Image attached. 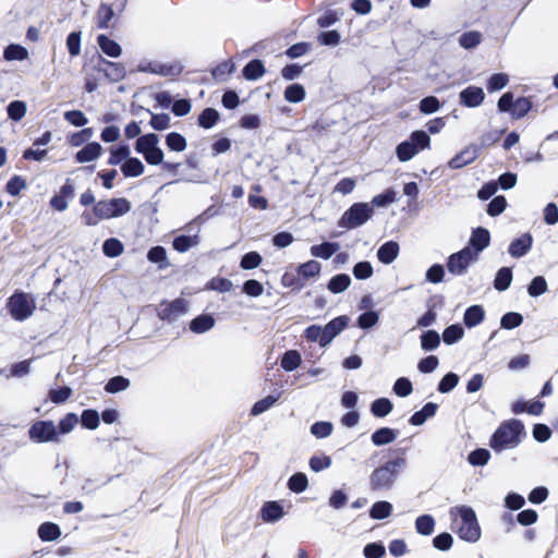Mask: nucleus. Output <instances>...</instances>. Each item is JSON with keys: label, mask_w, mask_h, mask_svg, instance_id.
<instances>
[{"label": "nucleus", "mask_w": 558, "mask_h": 558, "mask_svg": "<svg viewBox=\"0 0 558 558\" xmlns=\"http://www.w3.org/2000/svg\"><path fill=\"white\" fill-rule=\"evenodd\" d=\"M437 409L438 405L436 403L427 402L420 411H416L411 415L409 423L413 426H421L436 414Z\"/></svg>", "instance_id": "20"}, {"label": "nucleus", "mask_w": 558, "mask_h": 558, "mask_svg": "<svg viewBox=\"0 0 558 558\" xmlns=\"http://www.w3.org/2000/svg\"><path fill=\"white\" fill-rule=\"evenodd\" d=\"M131 210V203L124 198H111L95 203L93 211L97 219L107 220L121 217Z\"/></svg>", "instance_id": "6"}, {"label": "nucleus", "mask_w": 558, "mask_h": 558, "mask_svg": "<svg viewBox=\"0 0 558 558\" xmlns=\"http://www.w3.org/2000/svg\"><path fill=\"white\" fill-rule=\"evenodd\" d=\"M350 284L351 278L349 275L338 274L329 280L327 288L331 293L338 294L345 291Z\"/></svg>", "instance_id": "33"}, {"label": "nucleus", "mask_w": 558, "mask_h": 558, "mask_svg": "<svg viewBox=\"0 0 558 558\" xmlns=\"http://www.w3.org/2000/svg\"><path fill=\"white\" fill-rule=\"evenodd\" d=\"M430 137L427 132L418 130L413 131L409 140L401 142L396 147L397 158L401 162L411 160L418 151L429 148Z\"/></svg>", "instance_id": "4"}, {"label": "nucleus", "mask_w": 558, "mask_h": 558, "mask_svg": "<svg viewBox=\"0 0 558 558\" xmlns=\"http://www.w3.org/2000/svg\"><path fill=\"white\" fill-rule=\"evenodd\" d=\"M215 326V319L209 314H202L193 318L190 323V329L194 333H204Z\"/></svg>", "instance_id": "23"}, {"label": "nucleus", "mask_w": 558, "mask_h": 558, "mask_svg": "<svg viewBox=\"0 0 558 558\" xmlns=\"http://www.w3.org/2000/svg\"><path fill=\"white\" fill-rule=\"evenodd\" d=\"M450 515H459L461 525L458 529V535L461 539L475 543L481 537V527L477 522L476 513L470 506H458L450 509Z\"/></svg>", "instance_id": "3"}, {"label": "nucleus", "mask_w": 558, "mask_h": 558, "mask_svg": "<svg viewBox=\"0 0 558 558\" xmlns=\"http://www.w3.org/2000/svg\"><path fill=\"white\" fill-rule=\"evenodd\" d=\"M220 114L214 108L204 109L198 116V125L204 129L213 128L219 121Z\"/></svg>", "instance_id": "41"}, {"label": "nucleus", "mask_w": 558, "mask_h": 558, "mask_svg": "<svg viewBox=\"0 0 558 558\" xmlns=\"http://www.w3.org/2000/svg\"><path fill=\"white\" fill-rule=\"evenodd\" d=\"M263 262V258L257 252H248L241 258L240 266L242 269H254L257 268Z\"/></svg>", "instance_id": "62"}, {"label": "nucleus", "mask_w": 558, "mask_h": 558, "mask_svg": "<svg viewBox=\"0 0 558 558\" xmlns=\"http://www.w3.org/2000/svg\"><path fill=\"white\" fill-rule=\"evenodd\" d=\"M98 68L112 82H118L125 75V69L121 63L111 62L104 58H100Z\"/></svg>", "instance_id": "14"}, {"label": "nucleus", "mask_w": 558, "mask_h": 558, "mask_svg": "<svg viewBox=\"0 0 558 558\" xmlns=\"http://www.w3.org/2000/svg\"><path fill=\"white\" fill-rule=\"evenodd\" d=\"M339 248L340 245L337 242H323L322 244L311 246L310 251L314 257L329 259Z\"/></svg>", "instance_id": "24"}, {"label": "nucleus", "mask_w": 558, "mask_h": 558, "mask_svg": "<svg viewBox=\"0 0 558 558\" xmlns=\"http://www.w3.org/2000/svg\"><path fill=\"white\" fill-rule=\"evenodd\" d=\"M490 452L487 449L478 448L469 453L468 461L474 466H483L487 464Z\"/></svg>", "instance_id": "50"}, {"label": "nucleus", "mask_w": 558, "mask_h": 558, "mask_svg": "<svg viewBox=\"0 0 558 558\" xmlns=\"http://www.w3.org/2000/svg\"><path fill=\"white\" fill-rule=\"evenodd\" d=\"M399 244L396 241L385 242L377 251V258L385 265L391 264L399 255Z\"/></svg>", "instance_id": "18"}, {"label": "nucleus", "mask_w": 558, "mask_h": 558, "mask_svg": "<svg viewBox=\"0 0 558 558\" xmlns=\"http://www.w3.org/2000/svg\"><path fill=\"white\" fill-rule=\"evenodd\" d=\"M82 426L87 429H96L99 425V414L96 410L87 409L81 415Z\"/></svg>", "instance_id": "54"}, {"label": "nucleus", "mask_w": 558, "mask_h": 558, "mask_svg": "<svg viewBox=\"0 0 558 558\" xmlns=\"http://www.w3.org/2000/svg\"><path fill=\"white\" fill-rule=\"evenodd\" d=\"M485 317V311L481 305L469 306L463 315V323L468 328H473L480 325Z\"/></svg>", "instance_id": "22"}, {"label": "nucleus", "mask_w": 558, "mask_h": 558, "mask_svg": "<svg viewBox=\"0 0 558 558\" xmlns=\"http://www.w3.org/2000/svg\"><path fill=\"white\" fill-rule=\"evenodd\" d=\"M374 214V207L368 203H354L338 221L340 228L355 229L368 221Z\"/></svg>", "instance_id": "5"}, {"label": "nucleus", "mask_w": 558, "mask_h": 558, "mask_svg": "<svg viewBox=\"0 0 558 558\" xmlns=\"http://www.w3.org/2000/svg\"><path fill=\"white\" fill-rule=\"evenodd\" d=\"M477 260V253L465 246L461 251L451 254L447 260L448 271L453 276H463L468 268Z\"/></svg>", "instance_id": "8"}, {"label": "nucleus", "mask_w": 558, "mask_h": 558, "mask_svg": "<svg viewBox=\"0 0 558 558\" xmlns=\"http://www.w3.org/2000/svg\"><path fill=\"white\" fill-rule=\"evenodd\" d=\"M348 323H349V317L345 315L338 316V317L331 319L324 327V331H325L324 341L328 342V344H329L332 341V339L348 326Z\"/></svg>", "instance_id": "17"}, {"label": "nucleus", "mask_w": 558, "mask_h": 558, "mask_svg": "<svg viewBox=\"0 0 558 558\" xmlns=\"http://www.w3.org/2000/svg\"><path fill=\"white\" fill-rule=\"evenodd\" d=\"M407 466L404 457H397L376 468L369 475V488L374 492L389 490L393 487L399 472Z\"/></svg>", "instance_id": "1"}, {"label": "nucleus", "mask_w": 558, "mask_h": 558, "mask_svg": "<svg viewBox=\"0 0 558 558\" xmlns=\"http://www.w3.org/2000/svg\"><path fill=\"white\" fill-rule=\"evenodd\" d=\"M532 108V102L529 98L520 97L513 102L511 114L515 119L523 118Z\"/></svg>", "instance_id": "49"}, {"label": "nucleus", "mask_w": 558, "mask_h": 558, "mask_svg": "<svg viewBox=\"0 0 558 558\" xmlns=\"http://www.w3.org/2000/svg\"><path fill=\"white\" fill-rule=\"evenodd\" d=\"M482 39H483V35L481 32L470 31V32L463 33L459 37V45L466 50H471V49L476 48L482 43Z\"/></svg>", "instance_id": "34"}, {"label": "nucleus", "mask_w": 558, "mask_h": 558, "mask_svg": "<svg viewBox=\"0 0 558 558\" xmlns=\"http://www.w3.org/2000/svg\"><path fill=\"white\" fill-rule=\"evenodd\" d=\"M393 410V403L388 398H378L371 403V413L375 417H385Z\"/></svg>", "instance_id": "31"}, {"label": "nucleus", "mask_w": 558, "mask_h": 558, "mask_svg": "<svg viewBox=\"0 0 558 558\" xmlns=\"http://www.w3.org/2000/svg\"><path fill=\"white\" fill-rule=\"evenodd\" d=\"M440 344V336L436 330L429 329L421 336V348L426 351H434Z\"/></svg>", "instance_id": "35"}, {"label": "nucleus", "mask_w": 558, "mask_h": 558, "mask_svg": "<svg viewBox=\"0 0 558 558\" xmlns=\"http://www.w3.org/2000/svg\"><path fill=\"white\" fill-rule=\"evenodd\" d=\"M547 291V281L543 276H536L527 286V293L532 298H537Z\"/></svg>", "instance_id": "48"}, {"label": "nucleus", "mask_w": 558, "mask_h": 558, "mask_svg": "<svg viewBox=\"0 0 558 558\" xmlns=\"http://www.w3.org/2000/svg\"><path fill=\"white\" fill-rule=\"evenodd\" d=\"M459 383V376L456 373H447L438 383V391L441 393H448L457 387Z\"/></svg>", "instance_id": "53"}, {"label": "nucleus", "mask_w": 558, "mask_h": 558, "mask_svg": "<svg viewBox=\"0 0 558 558\" xmlns=\"http://www.w3.org/2000/svg\"><path fill=\"white\" fill-rule=\"evenodd\" d=\"M102 252L108 257H118L123 253V244L118 239L110 238L104 242Z\"/></svg>", "instance_id": "47"}, {"label": "nucleus", "mask_w": 558, "mask_h": 558, "mask_svg": "<svg viewBox=\"0 0 558 558\" xmlns=\"http://www.w3.org/2000/svg\"><path fill=\"white\" fill-rule=\"evenodd\" d=\"M166 145L170 150L181 153L186 149L187 142L182 134L170 132L166 136Z\"/></svg>", "instance_id": "37"}, {"label": "nucleus", "mask_w": 558, "mask_h": 558, "mask_svg": "<svg viewBox=\"0 0 558 558\" xmlns=\"http://www.w3.org/2000/svg\"><path fill=\"white\" fill-rule=\"evenodd\" d=\"M420 111L424 114H432L440 109V101L435 96H427L418 104Z\"/></svg>", "instance_id": "60"}, {"label": "nucleus", "mask_w": 558, "mask_h": 558, "mask_svg": "<svg viewBox=\"0 0 558 558\" xmlns=\"http://www.w3.org/2000/svg\"><path fill=\"white\" fill-rule=\"evenodd\" d=\"M512 282V270L509 267H501L494 279V288L497 291H506Z\"/></svg>", "instance_id": "32"}, {"label": "nucleus", "mask_w": 558, "mask_h": 558, "mask_svg": "<svg viewBox=\"0 0 558 558\" xmlns=\"http://www.w3.org/2000/svg\"><path fill=\"white\" fill-rule=\"evenodd\" d=\"M307 486H308L307 476L302 472H298V473L293 474L288 480V488L293 493H296V494L303 493L306 490Z\"/></svg>", "instance_id": "42"}, {"label": "nucleus", "mask_w": 558, "mask_h": 558, "mask_svg": "<svg viewBox=\"0 0 558 558\" xmlns=\"http://www.w3.org/2000/svg\"><path fill=\"white\" fill-rule=\"evenodd\" d=\"M145 167L143 162L135 157H129L122 165L121 171L126 178H136L143 174Z\"/></svg>", "instance_id": "26"}, {"label": "nucleus", "mask_w": 558, "mask_h": 558, "mask_svg": "<svg viewBox=\"0 0 558 558\" xmlns=\"http://www.w3.org/2000/svg\"><path fill=\"white\" fill-rule=\"evenodd\" d=\"M317 40L320 45L323 46H329V47H335L337 46L340 40H341V35L338 31H326V32H322L318 36H317Z\"/></svg>", "instance_id": "63"}, {"label": "nucleus", "mask_w": 558, "mask_h": 558, "mask_svg": "<svg viewBox=\"0 0 558 558\" xmlns=\"http://www.w3.org/2000/svg\"><path fill=\"white\" fill-rule=\"evenodd\" d=\"M523 323V316L517 312L506 313L500 319V327L504 329H513Z\"/></svg>", "instance_id": "58"}, {"label": "nucleus", "mask_w": 558, "mask_h": 558, "mask_svg": "<svg viewBox=\"0 0 558 558\" xmlns=\"http://www.w3.org/2000/svg\"><path fill=\"white\" fill-rule=\"evenodd\" d=\"M490 242V234L487 229L478 227L470 238V246L477 255L484 251Z\"/></svg>", "instance_id": "16"}, {"label": "nucleus", "mask_w": 558, "mask_h": 558, "mask_svg": "<svg viewBox=\"0 0 558 558\" xmlns=\"http://www.w3.org/2000/svg\"><path fill=\"white\" fill-rule=\"evenodd\" d=\"M8 116L13 121H20L26 113V105L24 101L14 100L7 107Z\"/></svg>", "instance_id": "57"}, {"label": "nucleus", "mask_w": 558, "mask_h": 558, "mask_svg": "<svg viewBox=\"0 0 558 558\" xmlns=\"http://www.w3.org/2000/svg\"><path fill=\"white\" fill-rule=\"evenodd\" d=\"M532 243V235L530 233H524L510 243L508 252L512 257L520 258L531 250Z\"/></svg>", "instance_id": "15"}, {"label": "nucleus", "mask_w": 558, "mask_h": 558, "mask_svg": "<svg viewBox=\"0 0 558 558\" xmlns=\"http://www.w3.org/2000/svg\"><path fill=\"white\" fill-rule=\"evenodd\" d=\"M8 308L15 320L22 322L34 313L36 305L28 294L16 292L9 299Z\"/></svg>", "instance_id": "7"}, {"label": "nucleus", "mask_w": 558, "mask_h": 558, "mask_svg": "<svg viewBox=\"0 0 558 558\" xmlns=\"http://www.w3.org/2000/svg\"><path fill=\"white\" fill-rule=\"evenodd\" d=\"M130 153L131 151L128 145H120L117 148H112L108 163L111 166L120 165L122 161H125L130 157Z\"/></svg>", "instance_id": "51"}, {"label": "nucleus", "mask_w": 558, "mask_h": 558, "mask_svg": "<svg viewBox=\"0 0 558 558\" xmlns=\"http://www.w3.org/2000/svg\"><path fill=\"white\" fill-rule=\"evenodd\" d=\"M102 151V147L97 142L86 144L81 150L75 154V159L80 163L96 160Z\"/></svg>", "instance_id": "19"}, {"label": "nucleus", "mask_w": 558, "mask_h": 558, "mask_svg": "<svg viewBox=\"0 0 558 558\" xmlns=\"http://www.w3.org/2000/svg\"><path fill=\"white\" fill-rule=\"evenodd\" d=\"M397 437L398 430L390 427H380L372 434L371 440L375 446L381 447L393 442Z\"/></svg>", "instance_id": "21"}, {"label": "nucleus", "mask_w": 558, "mask_h": 558, "mask_svg": "<svg viewBox=\"0 0 558 558\" xmlns=\"http://www.w3.org/2000/svg\"><path fill=\"white\" fill-rule=\"evenodd\" d=\"M305 89L301 84L294 83L287 86L284 90V99L289 102L298 104L304 100Z\"/></svg>", "instance_id": "43"}, {"label": "nucleus", "mask_w": 558, "mask_h": 558, "mask_svg": "<svg viewBox=\"0 0 558 558\" xmlns=\"http://www.w3.org/2000/svg\"><path fill=\"white\" fill-rule=\"evenodd\" d=\"M159 144V137L156 133H148L137 138L135 143V150L138 154L146 155L150 149L157 148Z\"/></svg>", "instance_id": "25"}, {"label": "nucleus", "mask_w": 558, "mask_h": 558, "mask_svg": "<svg viewBox=\"0 0 558 558\" xmlns=\"http://www.w3.org/2000/svg\"><path fill=\"white\" fill-rule=\"evenodd\" d=\"M151 116L150 126L156 131H163L170 126V116L168 113H154L147 110Z\"/></svg>", "instance_id": "56"}, {"label": "nucleus", "mask_w": 558, "mask_h": 558, "mask_svg": "<svg viewBox=\"0 0 558 558\" xmlns=\"http://www.w3.org/2000/svg\"><path fill=\"white\" fill-rule=\"evenodd\" d=\"M392 389L397 396L404 398L412 393L413 385L409 378L400 377L395 381Z\"/></svg>", "instance_id": "59"}, {"label": "nucleus", "mask_w": 558, "mask_h": 558, "mask_svg": "<svg viewBox=\"0 0 558 558\" xmlns=\"http://www.w3.org/2000/svg\"><path fill=\"white\" fill-rule=\"evenodd\" d=\"M28 436L35 442L59 441L58 429L52 421L35 422L28 429Z\"/></svg>", "instance_id": "9"}, {"label": "nucleus", "mask_w": 558, "mask_h": 558, "mask_svg": "<svg viewBox=\"0 0 558 558\" xmlns=\"http://www.w3.org/2000/svg\"><path fill=\"white\" fill-rule=\"evenodd\" d=\"M97 43L102 52L111 58H118L122 53L121 46L117 41L110 39L107 35H99L97 37Z\"/></svg>", "instance_id": "27"}, {"label": "nucleus", "mask_w": 558, "mask_h": 558, "mask_svg": "<svg viewBox=\"0 0 558 558\" xmlns=\"http://www.w3.org/2000/svg\"><path fill=\"white\" fill-rule=\"evenodd\" d=\"M283 515V507L278 501H266L260 508V518L264 522L274 523Z\"/></svg>", "instance_id": "13"}, {"label": "nucleus", "mask_w": 558, "mask_h": 558, "mask_svg": "<svg viewBox=\"0 0 558 558\" xmlns=\"http://www.w3.org/2000/svg\"><path fill=\"white\" fill-rule=\"evenodd\" d=\"M130 387V380L123 376H114L108 380L105 390L109 393H117Z\"/></svg>", "instance_id": "46"}, {"label": "nucleus", "mask_w": 558, "mask_h": 558, "mask_svg": "<svg viewBox=\"0 0 558 558\" xmlns=\"http://www.w3.org/2000/svg\"><path fill=\"white\" fill-rule=\"evenodd\" d=\"M524 425L519 420H509L500 424L493 434L489 445L496 452L515 448L521 442Z\"/></svg>", "instance_id": "2"}, {"label": "nucleus", "mask_w": 558, "mask_h": 558, "mask_svg": "<svg viewBox=\"0 0 558 558\" xmlns=\"http://www.w3.org/2000/svg\"><path fill=\"white\" fill-rule=\"evenodd\" d=\"M28 57V51L23 46L11 44L3 51V58L8 61L25 60Z\"/></svg>", "instance_id": "44"}, {"label": "nucleus", "mask_w": 558, "mask_h": 558, "mask_svg": "<svg viewBox=\"0 0 558 558\" xmlns=\"http://www.w3.org/2000/svg\"><path fill=\"white\" fill-rule=\"evenodd\" d=\"M460 104L468 108H475L483 104L485 99L484 90L477 86H469L459 94Z\"/></svg>", "instance_id": "12"}, {"label": "nucleus", "mask_w": 558, "mask_h": 558, "mask_svg": "<svg viewBox=\"0 0 558 558\" xmlns=\"http://www.w3.org/2000/svg\"><path fill=\"white\" fill-rule=\"evenodd\" d=\"M302 362L301 354L296 350L284 352L281 359V367L287 372H293Z\"/></svg>", "instance_id": "39"}, {"label": "nucleus", "mask_w": 558, "mask_h": 558, "mask_svg": "<svg viewBox=\"0 0 558 558\" xmlns=\"http://www.w3.org/2000/svg\"><path fill=\"white\" fill-rule=\"evenodd\" d=\"M147 258L151 263L159 264L160 268H165L168 266L167 252L162 246L151 247L147 253Z\"/></svg>", "instance_id": "55"}, {"label": "nucleus", "mask_w": 558, "mask_h": 558, "mask_svg": "<svg viewBox=\"0 0 558 558\" xmlns=\"http://www.w3.org/2000/svg\"><path fill=\"white\" fill-rule=\"evenodd\" d=\"M363 554L366 558H383L386 555V548L381 543H369L364 549Z\"/></svg>", "instance_id": "64"}, {"label": "nucleus", "mask_w": 558, "mask_h": 558, "mask_svg": "<svg viewBox=\"0 0 558 558\" xmlns=\"http://www.w3.org/2000/svg\"><path fill=\"white\" fill-rule=\"evenodd\" d=\"M435 520L429 514H422L415 520V530L418 534L428 536L434 532Z\"/></svg>", "instance_id": "38"}, {"label": "nucleus", "mask_w": 558, "mask_h": 558, "mask_svg": "<svg viewBox=\"0 0 558 558\" xmlns=\"http://www.w3.org/2000/svg\"><path fill=\"white\" fill-rule=\"evenodd\" d=\"M187 312V303L184 299H175L171 302H162L158 307V317L168 323H174Z\"/></svg>", "instance_id": "10"}, {"label": "nucleus", "mask_w": 558, "mask_h": 558, "mask_svg": "<svg viewBox=\"0 0 558 558\" xmlns=\"http://www.w3.org/2000/svg\"><path fill=\"white\" fill-rule=\"evenodd\" d=\"M265 73L264 63L259 59L250 61L242 70L243 76L248 81H256Z\"/></svg>", "instance_id": "30"}, {"label": "nucleus", "mask_w": 558, "mask_h": 558, "mask_svg": "<svg viewBox=\"0 0 558 558\" xmlns=\"http://www.w3.org/2000/svg\"><path fill=\"white\" fill-rule=\"evenodd\" d=\"M322 269L320 264L317 260H308L299 266L298 272L302 277L308 279L319 275Z\"/></svg>", "instance_id": "52"}, {"label": "nucleus", "mask_w": 558, "mask_h": 558, "mask_svg": "<svg viewBox=\"0 0 558 558\" xmlns=\"http://www.w3.org/2000/svg\"><path fill=\"white\" fill-rule=\"evenodd\" d=\"M199 242L198 234L185 235L181 234L173 239L172 246L179 253H185L190 248L196 246Z\"/></svg>", "instance_id": "28"}, {"label": "nucleus", "mask_w": 558, "mask_h": 558, "mask_svg": "<svg viewBox=\"0 0 558 558\" xmlns=\"http://www.w3.org/2000/svg\"><path fill=\"white\" fill-rule=\"evenodd\" d=\"M61 530L58 524L52 522L41 523L38 527V536L43 542H52L60 537Z\"/></svg>", "instance_id": "29"}, {"label": "nucleus", "mask_w": 558, "mask_h": 558, "mask_svg": "<svg viewBox=\"0 0 558 558\" xmlns=\"http://www.w3.org/2000/svg\"><path fill=\"white\" fill-rule=\"evenodd\" d=\"M480 154V146L472 144L462 149L459 154H457L453 158H451L448 162V166L451 169H460L466 165L472 163Z\"/></svg>", "instance_id": "11"}, {"label": "nucleus", "mask_w": 558, "mask_h": 558, "mask_svg": "<svg viewBox=\"0 0 558 558\" xmlns=\"http://www.w3.org/2000/svg\"><path fill=\"white\" fill-rule=\"evenodd\" d=\"M508 82L509 77L506 73H495L488 80L487 89L490 93L500 90L507 86Z\"/></svg>", "instance_id": "61"}, {"label": "nucleus", "mask_w": 558, "mask_h": 558, "mask_svg": "<svg viewBox=\"0 0 558 558\" xmlns=\"http://www.w3.org/2000/svg\"><path fill=\"white\" fill-rule=\"evenodd\" d=\"M464 330L459 324L448 326L442 332V340L446 344L451 345L462 339Z\"/></svg>", "instance_id": "45"}, {"label": "nucleus", "mask_w": 558, "mask_h": 558, "mask_svg": "<svg viewBox=\"0 0 558 558\" xmlns=\"http://www.w3.org/2000/svg\"><path fill=\"white\" fill-rule=\"evenodd\" d=\"M114 16V11L112 5L107 3H101L97 11V26L99 28L106 29L109 27L110 21Z\"/></svg>", "instance_id": "40"}, {"label": "nucleus", "mask_w": 558, "mask_h": 558, "mask_svg": "<svg viewBox=\"0 0 558 558\" xmlns=\"http://www.w3.org/2000/svg\"><path fill=\"white\" fill-rule=\"evenodd\" d=\"M392 512V505L388 501L380 500L376 501L371 510L369 517L374 520H383L388 518Z\"/></svg>", "instance_id": "36"}]
</instances>
